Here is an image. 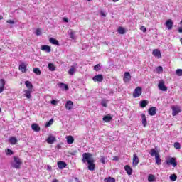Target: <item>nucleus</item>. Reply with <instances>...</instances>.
Returning <instances> with one entry per match:
<instances>
[{
    "mask_svg": "<svg viewBox=\"0 0 182 182\" xmlns=\"http://www.w3.org/2000/svg\"><path fill=\"white\" fill-rule=\"evenodd\" d=\"M82 163H87L88 164V170L93 171L96 167L95 164V159H93V155L90 153L82 154Z\"/></svg>",
    "mask_w": 182,
    "mask_h": 182,
    "instance_id": "f257e3e1",
    "label": "nucleus"
},
{
    "mask_svg": "<svg viewBox=\"0 0 182 182\" xmlns=\"http://www.w3.org/2000/svg\"><path fill=\"white\" fill-rule=\"evenodd\" d=\"M13 159L14 162L11 164L12 167H14V168L19 170V168H21V166H22V160H21V158L18 156H14Z\"/></svg>",
    "mask_w": 182,
    "mask_h": 182,
    "instance_id": "f03ea898",
    "label": "nucleus"
},
{
    "mask_svg": "<svg viewBox=\"0 0 182 182\" xmlns=\"http://www.w3.org/2000/svg\"><path fill=\"white\" fill-rule=\"evenodd\" d=\"M166 163L168 166H173V167H177V159L176 158H169L166 161Z\"/></svg>",
    "mask_w": 182,
    "mask_h": 182,
    "instance_id": "7ed1b4c3",
    "label": "nucleus"
},
{
    "mask_svg": "<svg viewBox=\"0 0 182 182\" xmlns=\"http://www.w3.org/2000/svg\"><path fill=\"white\" fill-rule=\"evenodd\" d=\"M141 93H142L141 87H137L133 92V97H139V96H141Z\"/></svg>",
    "mask_w": 182,
    "mask_h": 182,
    "instance_id": "20e7f679",
    "label": "nucleus"
},
{
    "mask_svg": "<svg viewBox=\"0 0 182 182\" xmlns=\"http://www.w3.org/2000/svg\"><path fill=\"white\" fill-rule=\"evenodd\" d=\"M172 109V114L173 116H177V114H178V113H180L181 112V109H180V107L178 106H172L171 107Z\"/></svg>",
    "mask_w": 182,
    "mask_h": 182,
    "instance_id": "39448f33",
    "label": "nucleus"
},
{
    "mask_svg": "<svg viewBox=\"0 0 182 182\" xmlns=\"http://www.w3.org/2000/svg\"><path fill=\"white\" fill-rule=\"evenodd\" d=\"M158 87L159 90H161L162 92H167V87H166V85H164V80L159 81L158 84Z\"/></svg>",
    "mask_w": 182,
    "mask_h": 182,
    "instance_id": "423d86ee",
    "label": "nucleus"
},
{
    "mask_svg": "<svg viewBox=\"0 0 182 182\" xmlns=\"http://www.w3.org/2000/svg\"><path fill=\"white\" fill-rule=\"evenodd\" d=\"M165 25L169 31H171V29H173V25H174V22L173 21V20L168 19L165 23Z\"/></svg>",
    "mask_w": 182,
    "mask_h": 182,
    "instance_id": "0eeeda50",
    "label": "nucleus"
},
{
    "mask_svg": "<svg viewBox=\"0 0 182 182\" xmlns=\"http://www.w3.org/2000/svg\"><path fill=\"white\" fill-rule=\"evenodd\" d=\"M92 80L94 82H103V75L102 74H99L93 77Z\"/></svg>",
    "mask_w": 182,
    "mask_h": 182,
    "instance_id": "6e6552de",
    "label": "nucleus"
},
{
    "mask_svg": "<svg viewBox=\"0 0 182 182\" xmlns=\"http://www.w3.org/2000/svg\"><path fill=\"white\" fill-rule=\"evenodd\" d=\"M132 79V76L130 75V73L126 72L124 75V82H130V80Z\"/></svg>",
    "mask_w": 182,
    "mask_h": 182,
    "instance_id": "1a4fd4ad",
    "label": "nucleus"
},
{
    "mask_svg": "<svg viewBox=\"0 0 182 182\" xmlns=\"http://www.w3.org/2000/svg\"><path fill=\"white\" fill-rule=\"evenodd\" d=\"M152 55H154V56H155L156 58H158L159 59L161 58V53L159 49H154L152 52Z\"/></svg>",
    "mask_w": 182,
    "mask_h": 182,
    "instance_id": "9d476101",
    "label": "nucleus"
},
{
    "mask_svg": "<svg viewBox=\"0 0 182 182\" xmlns=\"http://www.w3.org/2000/svg\"><path fill=\"white\" fill-rule=\"evenodd\" d=\"M139 164V156L135 154L133 156V161H132V166L133 167H136Z\"/></svg>",
    "mask_w": 182,
    "mask_h": 182,
    "instance_id": "9b49d317",
    "label": "nucleus"
},
{
    "mask_svg": "<svg viewBox=\"0 0 182 182\" xmlns=\"http://www.w3.org/2000/svg\"><path fill=\"white\" fill-rule=\"evenodd\" d=\"M157 109H156V107H151V108H149V114L150 116H155L156 113Z\"/></svg>",
    "mask_w": 182,
    "mask_h": 182,
    "instance_id": "f8f14e48",
    "label": "nucleus"
},
{
    "mask_svg": "<svg viewBox=\"0 0 182 182\" xmlns=\"http://www.w3.org/2000/svg\"><path fill=\"white\" fill-rule=\"evenodd\" d=\"M124 170L127 172V173L128 174V176H132V173H133V169H132V168L130 167V166L129 165H126L124 166Z\"/></svg>",
    "mask_w": 182,
    "mask_h": 182,
    "instance_id": "ddd939ff",
    "label": "nucleus"
},
{
    "mask_svg": "<svg viewBox=\"0 0 182 182\" xmlns=\"http://www.w3.org/2000/svg\"><path fill=\"white\" fill-rule=\"evenodd\" d=\"M72 107H73V102L67 101L65 104V109H67V110H72Z\"/></svg>",
    "mask_w": 182,
    "mask_h": 182,
    "instance_id": "4468645a",
    "label": "nucleus"
},
{
    "mask_svg": "<svg viewBox=\"0 0 182 182\" xmlns=\"http://www.w3.org/2000/svg\"><path fill=\"white\" fill-rule=\"evenodd\" d=\"M19 70H21L23 73H26V65H25V63H22L19 67H18Z\"/></svg>",
    "mask_w": 182,
    "mask_h": 182,
    "instance_id": "2eb2a0df",
    "label": "nucleus"
},
{
    "mask_svg": "<svg viewBox=\"0 0 182 182\" xmlns=\"http://www.w3.org/2000/svg\"><path fill=\"white\" fill-rule=\"evenodd\" d=\"M112 119L113 117H112L110 114H107L102 118V120L105 122V123H109V122H112Z\"/></svg>",
    "mask_w": 182,
    "mask_h": 182,
    "instance_id": "dca6fc26",
    "label": "nucleus"
},
{
    "mask_svg": "<svg viewBox=\"0 0 182 182\" xmlns=\"http://www.w3.org/2000/svg\"><path fill=\"white\" fill-rule=\"evenodd\" d=\"M55 136H50L46 139V141L47 143H48V144H53V143H55Z\"/></svg>",
    "mask_w": 182,
    "mask_h": 182,
    "instance_id": "f3484780",
    "label": "nucleus"
},
{
    "mask_svg": "<svg viewBox=\"0 0 182 182\" xmlns=\"http://www.w3.org/2000/svg\"><path fill=\"white\" fill-rule=\"evenodd\" d=\"M31 129L34 132H41V127H39V125H38V124H33L31 125Z\"/></svg>",
    "mask_w": 182,
    "mask_h": 182,
    "instance_id": "a211bd4d",
    "label": "nucleus"
},
{
    "mask_svg": "<svg viewBox=\"0 0 182 182\" xmlns=\"http://www.w3.org/2000/svg\"><path fill=\"white\" fill-rule=\"evenodd\" d=\"M58 168L62 170L65 168L67 166V164L64 161H58L57 163Z\"/></svg>",
    "mask_w": 182,
    "mask_h": 182,
    "instance_id": "6ab92c4d",
    "label": "nucleus"
},
{
    "mask_svg": "<svg viewBox=\"0 0 182 182\" xmlns=\"http://www.w3.org/2000/svg\"><path fill=\"white\" fill-rule=\"evenodd\" d=\"M66 139H67L68 144H72L73 143V141H75V139L71 135L67 136Z\"/></svg>",
    "mask_w": 182,
    "mask_h": 182,
    "instance_id": "aec40b11",
    "label": "nucleus"
},
{
    "mask_svg": "<svg viewBox=\"0 0 182 182\" xmlns=\"http://www.w3.org/2000/svg\"><path fill=\"white\" fill-rule=\"evenodd\" d=\"M141 117H142V124L144 127L147 126V117H146V115L144 114H141Z\"/></svg>",
    "mask_w": 182,
    "mask_h": 182,
    "instance_id": "412c9836",
    "label": "nucleus"
},
{
    "mask_svg": "<svg viewBox=\"0 0 182 182\" xmlns=\"http://www.w3.org/2000/svg\"><path fill=\"white\" fill-rule=\"evenodd\" d=\"M49 42H50V43H52L53 45H56L57 46H59V41H58V40H56L53 38H50L49 39Z\"/></svg>",
    "mask_w": 182,
    "mask_h": 182,
    "instance_id": "4be33fe9",
    "label": "nucleus"
},
{
    "mask_svg": "<svg viewBox=\"0 0 182 182\" xmlns=\"http://www.w3.org/2000/svg\"><path fill=\"white\" fill-rule=\"evenodd\" d=\"M41 50H44V52H50L51 50V48H50V46H41Z\"/></svg>",
    "mask_w": 182,
    "mask_h": 182,
    "instance_id": "5701e85b",
    "label": "nucleus"
},
{
    "mask_svg": "<svg viewBox=\"0 0 182 182\" xmlns=\"http://www.w3.org/2000/svg\"><path fill=\"white\" fill-rule=\"evenodd\" d=\"M76 72V66H71L70 69L68 71L69 75H73Z\"/></svg>",
    "mask_w": 182,
    "mask_h": 182,
    "instance_id": "b1692460",
    "label": "nucleus"
},
{
    "mask_svg": "<svg viewBox=\"0 0 182 182\" xmlns=\"http://www.w3.org/2000/svg\"><path fill=\"white\" fill-rule=\"evenodd\" d=\"M9 143H11V144H15L16 143H18V139H16V137L15 136H11L10 137V139H9Z\"/></svg>",
    "mask_w": 182,
    "mask_h": 182,
    "instance_id": "393cba45",
    "label": "nucleus"
},
{
    "mask_svg": "<svg viewBox=\"0 0 182 182\" xmlns=\"http://www.w3.org/2000/svg\"><path fill=\"white\" fill-rule=\"evenodd\" d=\"M150 155H151V156H155V157H156L157 156H159V151H156V149H151V151H150Z\"/></svg>",
    "mask_w": 182,
    "mask_h": 182,
    "instance_id": "a878e982",
    "label": "nucleus"
},
{
    "mask_svg": "<svg viewBox=\"0 0 182 182\" xmlns=\"http://www.w3.org/2000/svg\"><path fill=\"white\" fill-rule=\"evenodd\" d=\"M24 95L26 96V97H27V99H31V94L32 93V90H24Z\"/></svg>",
    "mask_w": 182,
    "mask_h": 182,
    "instance_id": "bb28decb",
    "label": "nucleus"
},
{
    "mask_svg": "<svg viewBox=\"0 0 182 182\" xmlns=\"http://www.w3.org/2000/svg\"><path fill=\"white\" fill-rule=\"evenodd\" d=\"M147 105H149V101H147V100H143L140 102V106L142 108L146 107Z\"/></svg>",
    "mask_w": 182,
    "mask_h": 182,
    "instance_id": "cd10ccee",
    "label": "nucleus"
},
{
    "mask_svg": "<svg viewBox=\"0 0 182 182\" xmlns=\"http://www.w3.org/2000/svg\"><path fill=\"white\" fill-rule=\"evenodd\" d=\"M25 85H26V87H28V89H29L30 90H32L33 85H32V83L31 82L26 81Z\"/></svg>",
    "mask_w": 182,
    "mask_h": 182,
    "instance_id": "c85d7f7f",
    "label": "nucleus"
},
{
    "mask_svg": "<svg viewBox=\"0 0 182 182\" xmlns=\"http://www.w3.org/2000/svg\"><path fill=\"white\" fill-rule=\"evenodd\" d=\"M118 33L120 35H124V33H126V30L123 27H119Z\"/></svg>",
    "mask_w": 182,
    "mask_h": 182,
    "instance_id": "c756f323",
    "label": "nucleus"
},
{
    "mask_svg": "<svg viewBox=\"0 0 182 182\" xmlns=\"http://www.w3.org/2000/svg\"><path fill=\"white\" fill-rule=\"evenodd\" d=\"M155 160L158 166H160L161 164V159H160V155H156V156L155 157Z\"/></svg>",
    "mask_w": 182,
    "mask_h": 182,
    "instance_id": "7c9ffc66",
    "label": "nucleus"
},
{
    "mask_svg": "<svg viewBox=\"0 0 182 182\" xmlns=\"http://www.w3.org/2000/svg\"><path fill=\"white\" fill-rule=\"evenodd\" d=\"M148 181L149 182L156 181V176H154V175L153 174H149L148 177Z\"/></svg>",
    "mask_w": 182,
    "mask_h": 182,
    "instance_id": "2f4dec72",
    "label": "nucleus"
},
{
    "mask_svg": "<svg viewBox=\"0 0 182 182\" xmlns=\"http://www.w3.org/2000/svg\"><path fill=\"white\" fill-rule=\"evenodd\" d=\"M59 86L61 89H65V90H68L69 89V87L68 86V85L65 83H60Z\"/></svg>",
    "mask_w": 182,
    "mask_h": 182,
    "instance_id": "473e14b6",
    "label": "nucleus"
},
{
    "mask_svg": "<svg viewBox=\"0 0 182 182\" xmlns=\"http://www.w3.org/2000/svg\"><path fill=\"white\" fill-rule=\"evenodd\" d=\"M105 182H116V179L112 177H108L104 179Z\"/></svg>",
    "mask_w": 182,
    "mask_h": 182,
    "instance_id": "72a5a7b5",
    "label": "nucleus"
},
{
    "mask_svg": "<svg viewBox=\"0 0 182 182\" xmlns=\"http://www.w3.org/2000/svg\"><path fill=\"white\" fill-rule=\"evenodd\" d=\"M48 69L50 70H51V72H54V70H55V65H53V63H49L48 64Z\"/></svg>",
    "mask_w": 182,
    "mask_h": 182,
    "instance_id": "f704fd0d",
    "label": "nucleus"
},
{
    "mask_svg": "<svg viewBox=\"0 0 182 182\" xmlns=\"http://www.w3.org/2000/svg\"><path fill=\"white\" fill-rule=\"evenodd\" d=\"M33 70V73H34L36 75H41V70H40L39 68H34Z\"/></svg>",
    "mask_w": 182,
    "mask_h": 182,
    "instance_id": "c9c22d12",
    "label": "nucleus"
},
{
    "mask_svg": "<svg viewBox=\"0 0 182 182\" xmlns=\"http://www.w3.org/2000/svg\"><path fill=\"white\" fill-rule=\"evenodd\" d=\"M169 178H170L171 181H176V180H177V175L172 174L170 176Z\"/></svg>",
    "mask_w": 182,
    "mask_h": 182,
    "instance_id": "e433bc0d",
    "label": "nucleus"
},
{
    "mask_svg": "<svg viewBox=\"0 0 182 182\" xmlns=\"http://www.w3.org/2000/svg\"><path fill=\"white\" fill-rule=\"evenodd\" d=\"M53 124V119H51L49 122H48L46 124V127H49Z\"/></svg>",
    "mask_w": 182,
    "mask_h": 182,
    "instance_id": "4c0bfd02",
    "label": "nucleus"
},
{
    "mask_svg": "<svg viewBox=\"0 0 182 182\" xmlns=\"http://www.w3.org/2000/svg\"><path fill=\"white\" fill-rule=\"evenodd\" d=\"M177 76H182V69H178L176 70Z\"/></svg>",
    "mask_w": 182,
    "mask_h": 182,
    "instance_id": "58836bf2",
    "label": "nucleus"
},
{
    "mask_svg": "<svg viewBox=\"0 0 182 182\" xmlns=\"http://www.w3.org/2000/svg\"><path fill=\"white\" fill-rule=\"evenodd\" d=\"M94 70H95V72H99V70H100V65L97 64L94 67Z\"/></svg>",
    "mask_w": 182,
    "mask_h": 182,
    "instance_id": "ea45409f",
    "label": "nucleus"
},
{
    "mask_svg": "<svg viewBox=\"0 0 182 182\" xmlns=\"http://www.w3.org/2000/svg\"><path fill=\"white\" fill-rule=\"evenodd\" d=\"M0 87H5V80L4 79L0 80Z\"/></svg>",
    "mask_w": 182,
    "mask_h": 182,
    "instance_id": "a19ab883",
    "label": "nucleus"
},
{
    "mask_svg": "<svg viewBox=\"0 0 182 182\" xmlns=\"http://www.w3.org/2000/svg\"><path fill=\"white\" fill-rule=\"evenodd\" d=\"M174 147H175V149H181V146L180 145V143L176 142V143H174Z\"/></svg>",
    "mask_w": 182,
    "mask_h": 182,
    "instance_id": "79ce46f5",
    "label": "nucleus"
},
{
    "mask_svg": "<svg viewBox=\"0 0 182 182\" xmlns=\"http://www.w3.org/2000/svg\"><path fill=\"white\" fill-rule=\"evenodd\" d=\"M156 72H157L158 73H160V72H163V67L159 66V67L156 68Z\"/></svg>",
    "mask_w": 182,
    "mask_h": 182,
    "instance_id": "37998d69",
    "label": "nucleus"
},
{
    "mask_svg": "<svg viewBox=\"0 0 182 182\" xmlns=\"http://www.w3.org/2000/svg\"><path fill=\"white\" fill-rule=\"evenodd\" d=\"M6 154H10L11 156H12V154H14V151H12V150L11 149H7Z\"/></svg>",
    "mask_w": 182,
    "mask_h": 182,
    "instance_id": "c03bdc74",
    "label": "nucleus"
},
{
    "mask_svg": "<svg viewBox=\"0 0 182 182\" xmlns=\"http://www.w3.org/2000/svg\"><path fill=\"white\" fill-rule=\"evenodd\" d=\"M105 160H106V158H105V156H102L100 159V161H101V163H102V164H105V163H106Z\"/></svg>",
    "mask_w": 182,
    "mask_h": 182,
    "instance_id": "a18cd8bd",
    "label": "nucleus"
},
{
    "mask_svg": "<svg viewBox=\"0 0 182 182\" xmlns=\"http://www.w3.org/2000/svg\"><path fill=\"white\" fill-rule=\"evenodd\" d=\"M51 105H54V106H56V105H58V101H56L55 100H53L50 102Z\"/></svg>",
    "mask_w": 182,
    "mask_h": 182,
    "instance_id": "49530a36",
    "label": "nucleus"
},
{
    "mask_svg": "<svg viewBox=\"0 0 182 182\" xmlns=\"http://www.w3.org/2000/svg\"><path fill=\"white\" fill-rule=\"evenodd\" d=\"M140 30L142 31V32H146L147 28H146V27L142 26H141Z\"/></svg>",
    "mask_w": 182,
    "mask_h": 182,
    "instance_id": "de8ad7c7",
    "label": "nucleus"
},
{
    "mask_svg": "<svg viewBox=\"0 0 182 182\" xmlns=\"http://www.w3.org/2000/svg\"><path fill=\"white\" fill-rule=\"evenodd\" d=\"M7 23H10L11 25H14V23H15V21H14V20H8Z\"/></svg>",
    "mask_w": 182,
    "mask_h": 182,
    "instance_id": "09e8293b",
    "label": "nucleus"
},
{
    "mask_svg": "<svg viewBox=\"0 0 182 182\" xmlns=\"http://www.w3.org/2000/svg\"><path fill=\"white\" fill-rule=\"evenodd\" d=\"M36 34L39 36V35H41V29L38 28L36 31Z\"/></svg>",
    "mask_w": 182,
    "mask_h": 182,
    "instance_id": "8fccbe9b",
    "label": "nucleus"
},
{
    "mask_svg": "<svg viewBox=\"0 0 182 182\" xmlns=\"http://www.w3.org/2000/svg\"><path fill=\"white\" fill-rule=\"evenodd\" d=\"M70 38H71L72 39H75V33H74L73 32H71V33H70Z\"/></svg>",
    "mask_w": 182,
    "mask_h": 182,
    "instance_id": "3c124183",
    "label": "nucleus"
},
{
    "mask_svg": "<svg viewBox=\"0 0 182 182\" xmlns=\"http://www.w3.org/2000/svg\"><path fill=\"white\" fill-rule=\"evenodd\" d=\"M100 15H101V16H103L104 18H105V16H106V14H105V12H103V11H100Z\"/></svg>",
    "mask_w": 182,
    "mask_h": 182,
    "instance_id": "603ef678",
    "label": "nucleus"
},
{
    "mask_svg": "<svg viewBox=\"0 0 182 182\" xmlns=\"http://www.w3.org/2000/svg\"><path fill=\"white\" fill-rule=\"evenodd\" d=\"M102 105L103 106V107H107V104H106V102H102Z\"/></svg>",
    "mask_w": 182,
    "mask_h": 182,
    "instance_id": "864d4df0",
    "label": "nucleus"
},
{
    "mask_svg": "<svg viewBox=\"0 0 182 182\" xmlns=\"http://www.w3.org/2000/svg\"><path fill=\"white\" fill-rule=\"evenodd\" d=\"M178 31L179 32V33H182V27L178 28Z\"/></svg>",
    "mask_w": 182,
    "mask_h": 182,
    "instance_id": "5fc2aeb1",
    "label": "nucleus"
},
{
    "mask_svg": "<svg viewBox=\"0 0 182 182\" xmlns=\"http://www.w3.org/2000/svg\"><path fill=\"white\" fill-rule=\"evenodd\" d=\"M113 160H114V161H119V157H117V156H114Z\"/></svg>",
    "mask_w": 182,
    "mask_h": 182,
    "instance_id": "6e6d98bb",
    "label": "nucleus"
},
{
    "mask_svg": "<svg viewBox=\"0 0 182 182\" xmlns=\"http://www.w3.org/2000/svg\"><path fill=\"white\" fill-rule=\"evenodd\" d=\"M63 21H64L66 23L69 22V19H68L67 18H63Z\"/></svg>",
    "mask_w": 182,
    "mask_h": 182,
    "instance_id": "4d7b16f0",
    "label": "nucleus"
},
{
    "mask_svg": "<svg viewBox=\"0 0 182 182\" xmlns=\"http://www.w3.org/2000/svg\"><path fill=\"white\" fill-rule=\"evenodd\" d=\"M47 168H48V170H49L50 171H52V166H48Z\"/></svg>",
    "mask_w": 182,
    "mask_h": 182,
    "instance_id": "13d9d810",
    "label": "nucleus"
},
{
    "mask_svg": "<svg viewBox=\"0 0 182 182\" xmlns=\"http://www.w3.org/2000/svg\"><path fill=\"white\" fill-rule=\"evenodd\" d=\"M2 92H4V87H0V93H2Z\"/></svg>",
    "mask_w": 182,
    "mask_h": 182,
    "instance_id": "bf43d9fd",
    "label": "nucleus"
},
{
    "mask_svg": "<svg viewBox=\"0 0 182 182\" xmlns=\"http://www.w3.org/2000/svg\"><path fill=\"white\" fill-rule=\"evenodd\" d=\"M53 182H58L57 179L53 180Z\"/></svg>",
    "mask_w": 182,
    "mask_h": 182,
    "instance_id": "052dcab7",
    "label": "nucleus"
},
{
    "mask_svg": "<svg viewBox=\"0 0 182 182\" xmlns=\"http://www.w3.org/2000/svg\"><path fill=\"white\" fill-rule=\"evenodd\" d=\"M113 1V2H117V1H119V0H112Z\"/></svg>",
    "mask_w": 182,
    "mask_h": 182,
    "instance_id": "680f3d73",
    "label": "nucleus"
},
{
    "mask_svg": "<svg viewBox=\"0 0 182 182\" xmlns=\"http://www.w3.org/2000/svg\"><path fill=\"white\" fill-rule=\"evenodd\" d=\"M1 112H2V108L0 107V113H1Z\"/></svg>",
    "mask_w": 182,
    "mask_h": 182,
    "instance_id": "e2e57ef3",
    "label": "nucleus"
},
{
    "mask_svg": "<svg viewBox=\"0 0 182 182\" xmlns=\"http://www.w3.org/2000/svg\"><path fill=\"white\" fill-rule=\"evenodd\" d=\"M180 23H181V24H182V20L181 21Z\"/></svg>",
    "mask_w": 182,
    "mask_h": 182,
    "instance_id": "0e129e2a",
    "label": "nucleus"
},
{
    "mask_svg": "<svg viewBox=\"0 0 182 182\" xmlns=\"http://www.w3.org/2000/svg\"><path fill=\"white\" fill-rule=\"evenodd\" d=\"M87 1H90L91 0H87Z\"/></svg>",
    "mask_w": 182,
    "mask_h": 182,
    "instance_id": "69168bd1",
    "label": "nucleus"
},
{
    "mask_svg": "<svg viewBox=\"0 0 182 182\" xmlns=\"http://www.w3.org/2000/svg\"><path fill=\"white\" fill-rule=\"evenodd\" d=\"M0 19H2V18H1V17H0Z\"/></svg>",
    "mask_w": 182,
    "mask_h": 182,
    "instance_id": "338daca9",
    "label": "nucleus"
},
{
    "mask_svg": "<svg viewBox=\"0 0 182 182\" xmlns=\"http://www.w3.org/2000/svg\"><path fill=\"white\" fill-rule=\"evenodd\" d=\"M0 19H2V18H1V17H0Z\"/></svg>",
    "mask_w": 182,
    "mask_h": 182,
    "instance_id": "774afa93",
    "label": "nucleus"
}]
</instances>
